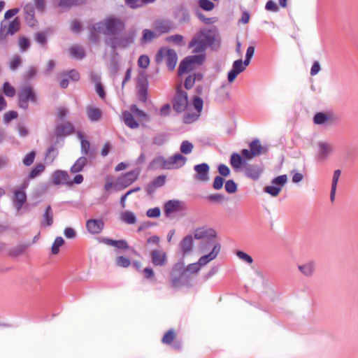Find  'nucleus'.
<instances>
[{"mask_svg":"<svg viewBox=\"0 0 358 358\" xmlns=\"http://www.w3.org/2000/svg\"><path fill=\"white\" fill-rule=\"evenodd\" d=\"M74 126L70 122H65L57 125L55 133L57 136H68L74 132Z\"/></svg>","mask_w":358,"mask_h":358,"instance_id":"412c9836","label":"nucleus"},{"mask_svg":"<svg viewBox=\"0 0 358 358\" xmlns=\"http://www.w3.org/2000/svg\"><path fill=\"white\" fill-rule=\"evenodd\" d=\"M136 88L138 100L145 103L148 100V80L146 73L143 71L140 72L138 76Z\"/></svg>","mask_w":358,"mask_h":358,"instance_id":"1a4fd4ad","label":"nucleus"},{"mask_svg":"<svg viewBox=\"0 0 358 358\" xmlns=\"http://www.w3.org/2000/svg\"><path fill=\"white\" fill-rule=\"evenodd\" d=\"M45 170V166L40 163L37 164L30 171L29 175V178L33 179L38 176H39L41 173H43Z\"/></svg>","mask_w":358,"mask_h":358,"instance_id":"a18cd8bd","label":"nucleus"},{"mask_svg":"<svg viewBox=\"0 0 358 358\" xmlns=\"http://www.w3.org/2000/svg\"><path fill=\"white\" fill-rule=\"evenodd\" d=\"M29 246V245L27 244H20L17 245L16 247L12 248L9 251V255L12 257H17L22 254L27 248Z\"/></svg>","mask_w":358,"mask_h":358,"instance_id":"37998d69","label":"nucleus"},{"mask_svg":"<svg viewBox=\"0 0 358 358\" xmlns=\"http://www.w3.org/2000/svg\"><path fill=\"white\" fill-rule=\"evenodd\" d=\"M218 172L220 175V176L227 177L230 174V169L225 164H221L218 166Z\"/></svg>","mask_w":358,"mask_h":358,"instance_id":"338daca9","label":"nucleus"},{"mask_svg":"<svg viewBox=\"0 0 358 358\" xmlns=\"http://www.w3.org/2000/svg\"><path fill=\"white\" fill-rule=\"evenodd\" d=\"M148 169L151 170H156L158 169H170L168 159L162 156H159L153 159L148 165Z\"/></svg>","mask_w":358,"mask_h":358,"instance_id":"b1692460","label":"nucleus"},{"mask_svg":"<svg viewBox=\"0 0 358 358\" xmlns=\"http://www.w3.org/2000/svg\"><path fill=\"white\" fill-rule=\"evenodd\" d=\"M20 29V20L15 17L10 22L2 20L0 23V45H7L10 38Z\"/></svg>","mask_w":358,"mask_h":358,"instance_id":"39448f33","label":"nucleus"},{"mask_svg":"<svg viewBox=\"0 0 358 358\" xmlns=\"http://www.w3.org/2000/svg\"><path fill=\"white\" fill-rule=\"evenodd\" d=\"M196 17L204 24H210L216 22V17H206L205 15L201 13L200 11L196 12Z\"/></svg>","mask_w":358,"mask_h":358,"instance_id":"864d4df0","label":"nucleus"},{"mask_svg":"<svg viewBox=\"0 0 358 358\" xmlns=\"http://www.w3.org/2000/svg\"><path fill=\"white\" fill-rule=\"evenodd\" d=\"M193 238L192 235H187L180 242L179 245L183 254H187L192 250L194 243Z\"/></svg>","mask_w":358,"mask_h":358,"instance_id":"cd10ccee","label":"nucleus"},{"mask_svg":"<svg viewBox=\"0 0 358 358\" xmlns=\"http://www.w3.org/2000/svg\"><path fill=\"white\" fill-rule=\"evenodd\" d=\"M59 152L55 145H51L47 150L45 161L48 164H52L58 156Z\"/></svg>","mask_w":358,"mask_h":358,"instance_id":"e433bc0d","label":"nucleus"},{"mask_svg":"<svg viewBox=\"0 0 358 358\" xmlns=\"http://www.w3.org/2000/svg\"><path fill=\"white\" fill-rule=\"evenodd\" d=\"M243 162V159L241 155H239L236 152H234L231 155L230 164L232 167H234L235 169H238L242 166Z\"/></svg>","mask_w":358,"mask_h":358,"instance_id":"4c0bfd02","label":"nucleus"},{"mask_svg":"<svg viewBox=\"0 0 358 358\" xmlns=\"http://www.w3.org/2000/svg\"><path fill=\"white\" fill-rule=\"evenodd\" d=\"M182 202L178 200H170L167 201L164 205V213L166 216L170 214L178 212L182 209Z\"/></svg>","mask_w":358,"mask_h":358,"instance_id":"bb28decb","label":"nucleus"},{"mask_svg":"<svg viewBox=\"0 0 358 358\" xmlns=\"http://www.w3.org/2000/svg\"><path fill=\"white\" fill-rule=\"evenodd\" d=\"M216 36L215 30L202 28L192 37L188 44V48L192 50V53L206 54L208 48L215 43Z\"/></svg>","mask_w":358,"mask_h":358,"instance_id":"7ed1b4c3","label":"nucleus"},{"mask_svg":"<svg viewBox=\"0 0 358 358\" xmlns=\"http://www.w3.org/2000/svg\"><path fill=\"white\" fill-rule=\"evenodd\" d=\"M17 113L15 110H10L6 113L3 115V121L5 123H8L11 120L17 117Z\"/></svg>","mask_w":358,"mask_h":358,"instance_id":"0e129e2a","label":"nucleus"},{"mask_svg":"<svg viewBox=\"0 0 358 358\" xmlns=\"http://www.w3.org/2000/svg\"><path fill=\"white\" fill-rule=\"evenodd\" d=\"M287 175H281L274 178L271 181V185H270V195L273 196H276L281 192L282 187L287 182Z\"/></svg>","mask_w":358,"mask_h":358,"instance_id":"ddd939ff","label":"nucleus"},{"mask_svg":"<svg viewBox=\"0 0 358 358\" xmlns=\"http://www.w3.org/2000/svg\"><path fill=\"white\" fill-rule=\"evenodd\" d=\"M150 64V58L148 56L143 55H141L138 59V66L140 68L146 69Z\"/></svg>","mask_w":358,"mask_h":358,"instance_id":"bf43d9fd","label":"nucleus"},{"mask_svg":"<svg viewBox=\"0 0 358 358\" xmlns=\"http://www.w3.org/2000/svg\"><path fill=\"white\" fill-rule=\"evenodd\" d=\"M52 181L55 185L69 184V176L65 171L57 170L52 174Z\"/></svg>","mask_w":358,"mask_h":358,"instance_id":"a878e982","label":"nucleus"},{"mask_svg":"<svg viewBox=\"0 0 358 358\" xmlns=\"http://www.w3.org/2000/svg\"><path fill=\"white\" fill-rule=\"evenodd\" d=\"M103 242L108 245L114 246L119 249H128L129 245L124 240H113L110 238H104Z\"/></svg>","mask_w":358,"mask_h":358,"instance_id":"72a5a7b5","label":"nucleus"},{"mask_svg":"<svg viewBox=\"0 0 358 358\" xmlns=\"http://www.w3.org/2000/svg\"><path fill=\"white\" fill-rule=\"evenodd\" d=\"M34 39L42 48H47V36L44 32H37L34 35Z\"/></svg>","mask_w":358,"mask_h":358,"instance_id":"79ce46f5","label":"nucleus"},{"mask_svg":"<svg viewBox=\"0 0 358 358\" xmlns=\"http://www.w3.org/2000/svg\"><path fill=\"white\" fill-rule=\"evenodd\" d=\"M194 170L196 171V174L194 177L195 180L201 182H206L208 180L210 167L208 164L201 163L195 165Z\"/></svg>","mask_w":358,"mask_h":358,"instance_id":"2eb2a0df","label":"nucleus"},{"mask_svg":"<svg viewBox=\"0 0 358 358\" xmlns=\"http://www.w3.org/2000/svg\"><path fill=\"white\" fill-rule=\"evenodd\" d=\"M122 118L124 124L130 129H137L139 127V124L134 119L131 112L125 110L122 112Z\"/></svg>","mask_w":358,"mask_h":358,"instance_id":"c756f323","label":"nucleus"},{"mask_svg":"<svg viewBox=\"0 0 358 358\" xmlns=\"http://www.w3.org/2000/svg\"><path fill=\"white\" fill-rule=\"evenodd\" d=\"M193 105L198 113H201L203 109V101L201 97L196 96L194 99Z\"/></svg>","mask_w":358,"mask_h":358,"instance_id":"774afa93","label":"nucleus"},{"mask_svg":"<svg viewBox=\"0 0 358 358\" xmlns=\"http://www.w3.org/2000/svg\"><path fill=\"white\" fill-rule=\"evenodd\" d=\"M221 245L220 243H215L211 246L210 252L201 256L196 262L191 263L187 265V268H200L205 266L208 263L215 259L220 252Z\"/></svg>","mask_w":358,"mask_h":358,"instance_id":"6e6552de","label":"nucleus"},{"mask_svg":"<svg viewBox=\"0 0 358 358\" xmlns=\"http://www.w3.org/2000/svg\"><path fill=\"white\" fill-rule=\"evenodd\" d=\"M245 176L252 180H257L262 173V170L257 165L247 164L244 166Z\"/></svg>","mask_w":358,"mask_h":358,"instance_id":"393cba45","label":"nucleus"},{"mask_svg":"<svg viewBox=\"0 0 358 358\" xmlns=\"http://www.w3.org/2000/svg\"><path fill=\"white\" fill-rule=\"evenodd\" d=\"M157 37L156 34L149 29H144L143 31V37L141 38V43H147L151 42L155 38Z\"/></svg>","mask_w":358,"mask_h":358,"instance_id":"c03bdc74","label":"nucleus"},{"mask_svg":"<svg viewBox=\"0 0 358 358\" xmlns=\"http://www.w3.org/2000/svg\"><path fill=\"white\" fill-rule=\"evenodd\" d=\"M206 199L209 201L215 202V203H222V202H224V201L227 200L226 199V197L224 196V195H223L222 194H210V195H208L206 197Z\"/></svg>","mask_w":358,"mask_h":358,"instance_id":"09e8293b","label":"nucleus"},{"mask_svg":"<svg viewBox=\"0 0 358 358\" xmlns=\"http://www.w3.org/2000/svg\"><path fill=\"white\" fill-rule=\"evenodd\" d=\"M245 68L243 64V60L241 59H237L234 62L232 69L228 72L227 79L229 83H232L237 76L243 72Z\"/></svg>","mask_w":358,"mask_h":358,"instance_id":"a211bd4d","label":"nucleus"},{"mask_svg":"<svg viewBox=\"0 0 358 358\" xmlns=\"http://www.w3.org/2000/svg\"><path fill=\"white\" fill-rule=\"evenodd\" d=\"M64 241L62 237H57L51 248L52 253L54 255H57L59 251V247H61L64 244Z\"/></svg>","mask_w":358,"mask_h":358,"instance_id":"8fccbe9b","label":"nucleus"},{"mask_svg":"<svg viewBox=\"0 0 358 358\" xmlns=\"http://www.w3.org/2000/svg\"><path fill=\"white\" fill-rule=\"evenodd\" d=\"M53 224V213L50 206H48L43 215L41 227H50Z\"/></svg>","mask_w":358,"mask_h":358,"instance_id":"2f4dec72","label":"nucleus"},{"mask_svg":"<svg viewBox=\"0 0 358 358\" xmlns=\"http://www.w3.org/2000/svg\"><path fill=\"white\" fill-rule=\"evenodd\" d=\"M188 105L187 93L182 90L181 86L176 89V94L173 99V108L177 113L185 110Z\"/></svg>","mask_w":358,"mask_h":358,"instance_id":"9d476101","label":"nucleus"},{"mask_svg":"<svg viewBox=\"0 0 358 358\" xmlns=\"http://www.w3.org/2000/svg\"><path fill=\"white\" fill-rule=\"evenodd\" d=\"M201 270H171L170 273V285L176 289L190 288L197 282H203L215 274L217 270H210L202 279L198 278Z\"/></svg>","mask_w":358,"mask_h":358,"instance_id":"f03ea898","label":"nucleus"},{"mask_svg":"<svg viewBox=\"0 0 358 358\" xmlns=\"http://www.w3.org/2000/svg\"><path fill=\"white\" fill-rule=\"evenodd\" d=\"M194 145L188 141H184L180 145V152L185 155H188L192 152Z\"/></svg>","mask_w":358,"mask_h":358,"instance_id":"49530a36","label":"nucleus"},{"mask_svg":"<svg viewBox=\"0 0 358 358\" xmlns=\"http://www.w3.org/2000/svg\"><path fill=\"white\" fill-rule=\"evenodd\" d=\"M194 238L201 241L199 248L203 252L210 250L215 243H220L217 239L216 231L206 226L196 228L194 231Z\"/></svg>","mask_w":358,"mask_h":358,"instance_id":"20e7f679","label":"nucleus"},{"mask_svg":"<svg viewBox=\"0 0 358 358\" xmlns=\"http://www.w3.org/2000/svg\"><path fill=\"white\" fill-rule=\"evenodd\" d=\"M104 227V222L101 219H90L86 222V228L91 234H100Z\"/></svg>","mask_w":358,"mask_h":358,"instance_id":"f3484780","label":"nucleus"},{"mask_svg":"<svg viewBox=\"0 0 358 358\" xmlns=\"http://www.w3.org/2000/svg\"><path fill=\"white\" fill-rule=\"evenodd\" d=\"M26 201L27 195L24 190L17 189L14 192L13 201L17 213H20Z\"/></svg>","mask_w":358,"mask_h":358,"instance_id":"aec40b11","label":"nucleus"},{"mask_svg":"<svg viewBox=\"0 0 358 358\" xmlns=\"http://www.w3.org/2000/svg\"><path fill=\"white\" fill-rule=\"evenodd\" d=\"M29 101L36 103L37 95L31 86L26 85L21 87L18 93V105L21 108L27 110L29 107Z\"/></svg>","mask_w":358,"mask_h":358,"instance_id":"0eeeda50","label":"nucleus"},{"mask_svg":"<svg viewBox=\"0 0 358 358\" xmlns=\"http://www.w3.org/2000/svg\"><path fill=\"white\" fill-rule=\"evenodd\" d=\"M250 150L243 149L241 155L248 159L261 155L266 149L261 145L259 140L255 139L250 143Z\"/></svg>","mask_w":358,"mask_h":358,"instance_id":"9b49d317","label":"nucleus"},{"mask_svg":"<svg viewBox=\"0 0 358 358\" xmlns=\"http://www.w3.org/2000/svg\"><path fill=\"white\" fill-rule=\"evenodd\" d=\"M167 159L170 169L180 168L187 161V158L180 153H176Z\"/></svg>","mask_w":358,"mask_h":358,"instance_id":"5701e85b","label":"nucleus"},{"mask_svg":"<svg viewBox=\"0 0 358 358\" xmlns=\"http://www.w3.org/2000/svg\"><path fill=\"white\" fill-rule=\"evenodd\" d=\"M151 262L155 266H164L166 262V255L159 250H154L151 252Z\"/></svg>","mask_w":358,"mask_h":358,"instance_id":"6ab92c4d","label":"nucleus"},{"mask_svg":"<svg viewBox=\"0 0 358 358\" xmlns=\"http://www.w3.org/2000/svg\"><path fill=\"white\" fill-rule=\"evenodd\" d=\"M130 264V260L125 257L120 256L117 258V264L120 267L127 268Z\"/></svg>","mask_w":358,"mask_h":358,"instance_id":"69168bd1","label":"nucleus"},{"mask_svg":"<svg viewBox=\"0 0 358 358\" xmlns=\"http://www.w3.org/2000/svg\"><path fill=\"white\" fill-rule=\"evenodd\" d=\"M87 115L91 122H97L102 116V111L99 108L88 106L87 108Z\"/></svg>","mask_w":358,"mask_h":358,"instance_id":"7c9ffc66","label":"nucleus"},{"mask_svg":"<svg viewBox=\"0 0 358 358\" xmlns=\"http://www.w3.org/2000/svg\"><path fill=\"white\" fill-rule=\"evenodd\" d=\"M166 40L169 42H173L178 45H183L184 37L180 34H175L167 37Z\"/></svg>","mask_w":358,"mask_h":358,"instance_id":"5fc2aeb1","label":"nucleus"},{"mask_svg":"<svg viewBox=\"0 0 358 358\" xmlns=\"http://www.w3.org/2000/svg\"><path fill=\"white\" fill-rule=\"evenodd\" d=\"M24 13V20L29 27H34L37 24V20L35 17V8L33 4L27 3L23 8Z\"/></svg>","mask_w":358,"mask_h":358,"instance_id":"dca6fc26","label":"nucleus"},{"mask_svg":"<svg viewBox=\"0 0 358 358\" xmlns=\"http://www.w3.org/2000/svg\"><path fill=\"white\" fill-rule=\"evenodd\" d=\"M126 22L124 19L117 15H109L103 21L93 24L95 31H102L106 36L105 43L112 49L125 48L134 43L135 32L129 31L127 34L119 36L125 30Z\"/></svg>","mask_w":358,"mask_h":358,"instance_id":"f257e3e1","label":"nucleus"},{"mask_svg":"<svg viewBox=\"0 0 358 358\" xmlns=\"http://www.w3.org/2000/svg\"><path fill=\"white\" fill-rule=\"evenodd\" d=\"M87 159L85 157L82 156L79 157L76 162L71 167V172L73 173H76L80 172L84 166L87 164Z\"/></svg>","mask_w":358,"mask_h":358,"instance_id":"473e14b6","label":"nucleus"},{"mask_svg":"<svg viewBox=\"0 0 358 358\" xmlns=\"http://www.w3.org/2000/svg\"><path fill=\"white\" fill-rule=\"evenodd\" d=\"M176 332L173 329H170L166 331L162 338V343L166 345H171L176 338Z\"/></svg>","mask_w":358,"mask_h":358,"instance_id":"58836bf2","label":"nucleus"},{"mask_svg":"<svg viewBox=\"0 0 358 358\" xmlns=\"http://www.w3.org/2000/svg\"><path fill=\"white\" fill-rule=\"evenodd\" d=\"M333 122L332 116L325 113H317L313 117V122L315 124H330Z\"/></svg>","mask_w":358,"mask_h":358,"instance_id":"c85d7f7f","label":"nucleus"},{"mask_svg":"<svg viewBox=\"0 0 358 358\" xmlns=\"http://www.w3.org/2000/svg\"><path fill=\"white\" fill-rule=\"evenodd\" d=\"M130 110L137 117H142L144 119L148 118V115L144 111L139 109L138 106L135 104L131 106Z\"/></svg>","mask_w":358,"mask_h":358,"instance_id":"13d9d810","label":"nucleus"},{"mask_svg":"<svg viewBox=\"0 0 358 358\" xmlns=\"http://www.w3.org/2000/svg\"><path fill=\"white\" fill-rule=\"evenodd\" d=\"M121 220L124 222L129 224H134L136 222L135 215L130 211H125L121 215Z\"/></svg>","mask_w":358,"mask_h":358,"instance_id":"a19ab883","label":"nucleus"},{"mask_svg":"<svg viewBox=\"0 0 358 358\" xmlns=\"http://www.w3.org/2000/svg\"><path fill=\"white\" fill-rule=\"evenodd\" d=\"M194 55H189L185 57L180 63L178 67V74L182 75L185 73L193 70L196 66H201L206 60V54L195 53Z\"/></svg>","mask_w":358,"mask_h":358,"instance_id":"423d86ee","label":"nucleus"},{"mask_svg":"<svg viewBox=\"0 0 358 358\" xmlns=\"http://www.w3.org/2000/svg\"><path fill=\"white\" fill-rule=\"evenodd\" d=\"M22 63V59L19 55H15L10 61L9 66L12 71L16 70Z\"/></svg>","mask_w":358,"mask_h":358,"instance_id":"4d7b16f0","label":"nucleus"},{"mask_svg":"<svg viewBox=\"0 0 358 358\" xmlns=\"http://www.w3.org/2000/svg\"><path fill=\"white\" fill-rule=\"evenodd\" d=\"M3 91L6 96L8 97H13L15 95V88L10 85L8 82H6L3 86Z\"/></svg>","mask_w":358,"mask_h":358,"instance_id":"3c124183","label":"nucleus"},{"mask_svg":"<svg viewBox=\"0 0 358 358\" xmlns=\"http://www.w3.org/2000/svg\"><path fill=\"white\" fill-rule=\"evenodd\" d=\"M139 170H132L119 177L117 185L123 187H127L134 182L138 178Z\"/></svg>","mask_w":358,"mask_h":358,"instance_id":"4468645a","label":"nucleus"},{"mask_svg":"<svg viewBox=\"0 0 358 358\" xmlns=\"http://www.w3.org/2000/svg\"><path fill=\"white\" fill-rule=\"evenodd\" d=\"M36 157L35 151L29 152L23 159V164L28 166L33 164Z\"/></svg>","mask_w":358,"mask_h":358,"instance_id":"680f3d73","label":"nucleus"},{"mask_svg":"<svg viewBox=\"0 0 358 358\" xmlns=\"http://www.w3.org/2000/svg\"><path fill=\"white\" fill-rule=\"evenodd\" d=\"M236 255L241 260L245 262L250 266H251L253 262L252 257L243 251L238 250L236 251Z\"/></svg>","mask_w":358,"mask_h":358,"instance_id":"de8ad7c7","label":"nucleus"},{"mask_svg":"<svg viewBox=\"0 0 358 358\" xmlns=\"http://www.w3.org/2000/svg\"><path fill=\"white\" fill-rule=\"evenodd\" d=\"M317 159L323 161L326 159L333 151V146L327 142L321 141L318 143Z\"/></svg>","mask_w":358,"mask_h":358,"instance_id":"4be33fe9","label":"nucleus"},{"mask_svg":"<svg viewBox=\"0 0 358 358\" xmlns=\"http://www.w3.org/2000/svg\"><path fill=\"white\" fill-rule=\"evenodd\" d=\"M164 57L166 64L170 71H173L177 64L178 56L176 51L173 49L160 50L157 55V59Z\"/></svg>","mask_w":358,"mask_h":358,"instance_id":"f8f14e48","label":"nucleus"},{"mask_svg":"<svg viewBox=\"0 0 358 358\" xmlns=\"http://www.w3.org/2000/svg\"><path fill=\"white\" fill-rule=\"evenodd\" d=\"M87 0H60L58 5L62 8H71L85 4Z\"/></svg>","mask_w":358,"mask_h":358,"instance_id":"f704fd0d","label":"nucleus"},{"mask_svg":"<svg viewBox=\"0 0 358 358\" xmlns=\"http://www.w3.org/2000/svg\"><path fill=\"white\" fill-rule=\"evenodd\" d=\"M70 55L78 59H81L85 57V52L84 49L79 45H74L69 49Z\"/></svg>","mask_w":358,"mask_h":358,"instance_id":"c9c22d12","label":"nucleus"},{"mask_svg":"<svg viewBox=\"0 0 358 358\" xmlns=\"http://www.w3.org/2000/svg\"><path fill=\"white\" fill-rule=\"evenodd\" d=\"M81 153L85 157H93L94 152L90 150V143L85 139H81Z\"/></svg>","mask_w":358,"mask_h":358,"instance_id":"ea45409f","label":"nucleus"},{"mask_svg":"<svg viewBox=\"0 0 358 358\" xmlns=\"http://www.w3.org/2000/svg\"><path fill=\"white\" fill-rule=\"evenodd\" d=\"M18 44L22 52L26 51L30 46L29 40L25 36H20Z\"/></svg>","mask_w":358,"mask_h":358,"instance_id":"603ef678","label":"nucleus"},{"mask_svg":"<svg viewBox=\"0 0 358 358\" xmlns=\"http://www.w3.org/2000/svg\"><path fill=\"white\" fill-rule=\"evenodd\" d=\"M225 190L229 194H234L237 191V185L233 180H229L225 182Z\"/></svg>","mask_w":358,"mask_h":358,"instance_id":"6e6d98bb","label":"nucleus"},{"mask_svg":"<svg viewBox=\"0 0 358 358\" xmlns=\"http://www.w3.org/2000/svg\"><path fill=\"white\" fill-rule=\"evenodd\" d=\"M199 5L202 9L207 11H210L214 8V3L210 0H199Z\"/></svg>","mask_w":358,"mask_h":358,"instance_id":"052dcab7","label":"nucleus"},{"mask_svg":"<svg viewBox=\"0 0 358 358\" xmlns=\"http://www.w3.org/2000/svg\"><path fill=\"white\" fill-rule=\"evenodd\" d=\"M224 180L222 177L217 176L213 182V187L216 190H219L222 188Z\"/></svg>","mask_w":358,"mask_h":358,"instance_id":"e2e57ef3","label":"nucleus"}]
</instances>
